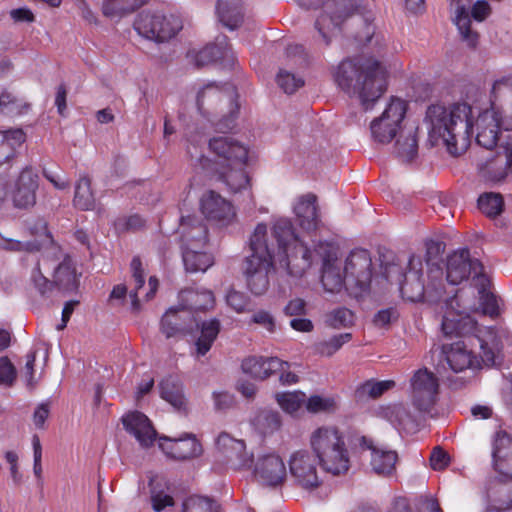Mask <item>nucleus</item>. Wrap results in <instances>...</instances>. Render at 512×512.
<instances>
[{
    "label": "nucleus",
    "instance_id": "nucleus-21",
    "mask_svg": "<svg viewBox=\"0 0 512 512\" xmlns=\"http://www.w3.org/2000/svg\"><path fill=\"white\" fill-rule=\"evenodd\" d=\"M316 202V196L308 193L299 196L293 204V213L299 227L304 233L311 237L320 227V219Z\"/></svg>",
    "mask_w": 512,
    "mask_h": 512
},
{
    "label": "nucleus",
    "instance_id": "nucleus-38",
    "mask_svg": "<svg viewBox=\"0 0 512 512\" xmlns=\"http://www.w3.org/2000/svg\"><path fill=\"white\" fill-rule=\"evenodd\" d=\"M220 331V323L216 319L205 321L201 325L200 336L195 342L197 357L204 356L212 347Z\"/></svg>",
    "mask_w": 512,
    "mask_h": 512
},
{
    "label": "nucleus",
    "instance_id": "nucleus-58",
    "mask_svg": "<svg viewBox=\"0 0 512 512\" xmlns=\"http://www.w3.org/2000/svg\"><path fill=\"white\" fill-rule=\"evenodd\" d=\"M16 377V371L8 358H0V384L9 385Z\"/></svg>",
    "mask_w": 512,
    "mask_h": 512
},
{
    "label": "nucleus",
    "instance_id": "nucleus-2",
    "mask_svg": "<svg viewBox=\"0 0 512 512\" xmlns=\"http://www.w3.org/2000/svg\"><path fill=\"white\" fill-rule=\"evenodd\" d=\"M312 452L297 450L289 457V471L295 483L303 489H315L321 484L319 463L333 475L346 473L350 458L343 432L327 425L315 429L310 436Z\"/></svg>",
    "mask_w": 512,
    "mask_h": 512
},
{
    "label": "nucleus",
    "instance_id": "nucleus-53",
    "mask_svg": "<svg viewBox=\"0 0 512 512\" xmlns=\"http://www.w3.org/2000/svg\"><path fill=\"white\" fill-rule=\"evenodd\" d=\"M226 302L237 313L249 311L250 299L242 292L230 290L226 295Z\"/></svg>",
    "mask_w": 512,
    "mask_h": 512
},
{
    "label": "nucleus",
    "instance_id": "nucleus-45",
    "mask_svg": "<svg viewBox=\"0 0 512 512\" xmlns=\"http://www.w3.org/2000/svg\"><path fill=\"white\" fill-rule=\"evenodd\" d=\"M395 386L393 380L374 381L368 380L359 385L355 391V396L359 400L380 397L384 392Z\"/></svg>",
    "mask_w": 512,
    "mask_h": 512
},
{
    "label": "nucleus",
    "instance_id": "nucleus-37",
    "mask_svg": "<svg viewBox=\"0 0 512 512\" xmlns=\"http://www.w3.org/2000/svg\"><path fill=\"white\" fill-rule=\"evenodd\" d=\"M216 9L220 21L229 29L237 28L243 21L241 0H218Z\"/></svg>",
    "mask_w": 512,
    "mask_h": 512
},
{
    "label": "nucleus",
    "instance_id": "nucleus-61",
    "mask_svg": "<svg viewBox=\"0 0 512 512\" xmlns=\"http://www.w3.org/2000/svg\"><path fill=\"white\" fill-rule=\"evenodd\" d=\"M10 16L15 22H33L34 14L28 8L22 7L10 11Z\"/></svg>",
    "mask_w": 512,
    "mask_h": 512
},
{
    "label": "nucleus",
    "instance_id": "nucleus-64",
    "mask_svg": "<svg viewBox=\"0 0 512 512\" xmlns=\"http://www.w3.org/2000/svg\"><path fill=\"white\" fill-rule=\"evenodd\" d=\"M387 512H411V508L405 497H396L391 502Z\"/></svg>",
    "mask_w": 512,
    "mask_h": 512
},
{
    "label": "nucleus",
    "instance_id": "nucleus-32",
    "mask_svg": "<svg viewBox=\"0 0 512 512\" xmlns=\"http://www.w3.org/2000/svg\"><path fill=\"white\" fill-rule=\"evenodd\" d=\"M213 293L206 289H185L179 294V306L193 315V311H202L214 306Z\"/></svg>",
    "mask_w": 512,
    "mask_h": 512
},
{
    "label": "nucleus",
    "instance_id": "nucleus-52",
    "mask_svg": "<svg viewBox=\"0 0 512 512\" xmlns=\"http://www.w3.org/2000/svg\"><path fill=\"white\" fill-rule=\"evenodd\" d=\"M27 108L28 105L23 104L21 100L17 99L11 93L3 92L0 94V109L3 113L16 115L22 113L23 109Z\"/></svg>",
    "mask_w": 512,
    "mask_h": 512
},
{
    "label": "nucleus",
    "instance_id": "nucleus-11",
    "mask_svg": "<svg viewBox=\"0 0 512 512\" xmlns=\"http://www.w3.org/2000/svg\"><path fill=\"white\" fill-rule=\"evenodd\" d=\"M253 466V477L262 487L281 488L288 478L286 461L276 451L258 454Z\"/></svg>",
    "mask_w": 512,
    "mask_h": 512
},
{
    "label": "nucleus",
    "instance_id": "nucleus-5",
    "mask_svg": "<svg viewBox=\"0 0 512 512\" xmlns=\"http://www.w3.org/2000/svg\"><path fill=\"white\" fill-rule=\"evenodd\" d=\"M425 120L430 137L442 139L451 155H460L469 147L472 131V107L469 104L430 105Z\"/></svg>",
    "mask_w": 512,
    "mask_h": 512
},
{
    "label": "nucleus",
    "instance_id": "nucleus-41",
    "mask_svg": "<svg viewBox=\"0 0 512 512\" xmlns=\"http://www.w3.org/2000/svg\"><path fill=\"white\" fill-rule=\"evenodd\" d=\"M149 485L151 503L154 511L161 512L166 507L174 505V500L172 496L166 491L168 487L162 479L153 477L150 479Z\"/></svg>",
    "mask_w": 512,
    "mask_h": 512
},
{
    "label": "nucleus",
    "instance_id": "nucleus-1",
    "mask_svg": "<svg viewBox=\"0 0 512 512\" xmlns=\"http://www.w3.org/2000/svg\"><path fill=\"white\" fill-rule=\"evenodd\" d=\"M462 296L456 294L444 303L441 329L446 336H463L464 338L450 344H444L442 354L448 368L459 373L467 369H479L483 366H495L500 358L502 348L500 336L493 328L476 330V322L469 312L474 306L461 304Z\"/></svg>",
    "mask_w": 512,
    "mask_h": 512
},
{
    "label": "nucleus",
    "instance_id": "nucleus-55",
    "mask_svg": "<svg viewBox=\"0 0 512 512\" xmlns=\"http://www.w3.org/2000/svg\"><path fill=\"white\" fill-rule=\"evenodd\" d=\"M491 12L492 8L486 0H477L471 8L469 7L470 19L473 18L477 22L485 21Z\"/></svg>",
    "mask_w": 512,
    "mask_h": 512
},
{
    "label": "nucleus",
    "instance_id": "nucleus-26",
    "mask_svg": "<svg viewBox=\"0 0 512 512\" xmlns=\"http://www.w3.org/2000/svg\"><path fill=\"white\" fill-rule=\"evenodd\" d=\"M38 176L31 169H24L15 182L12 201L16 208L26 209L36 203Z\"/></svg>",
    "mask_w": 512,
    "mask_h": 512
},
{
    "label": "nucleus",
    "instance_id": "nucleus-20",
    "mask_svg": "<svg viewBox=\"0 0 512 512\" xmlns=\"http://www.w3.org/2000/svg\"><path fill=\"white\" fill-rule=\"evenodd\" d=\"M274 262L244 259L242 269L246 286L255 296H260L267 292L270 285L269 274L273 270Z\"/></svg>",
    "mask_w": 512,
    "mask_h": 512
},
{
    "label": "nucleus",
    "instance_id": "nucleus-3",
    "mask_svg": "<svg viewBox=\"0 0 512 512\" xmlns=\"http://www.w3.org/2000/svg\"><path fill=\"white\" fill-rule=\"evenodd\" d=\"M272 241L269 240L267 225L259 223L248 240L249 254L245 259L278 261L292 276H301L311 266L314 253L308 244L295 233L288 218L273 220Z\"/></svg>",
    "mask_w": 512,
    "mask_h": 512
},
{
    "label": "nucleus",
    "instance_id": "nucleus-31",
    "mask_svg": "<svg viewBox=\"0 0 512 512\" xmlns=\"http://www.w3.org/2000/svg\"><path fill=\"white\" fill-rule=\"evenodd\" d=\"M183 249L191 247L192 249H201L207 240V229L205 225L196 218L186 217L181 219L180 223Z\"/></svg>",
    "mask_w": 512,
    "mask_h": 512
},
{
    "label": "nucleus",
    "instance_id": "nucleus-15",
    "mask_svg": "<svg viewBox=\"0 0 512 512\" xmlns=\"http://www.w3.org/2000/svg\"><path fill=\"white\" fill-rule=\"evenodd\" d=\"M469 276H472L474 286L478 283V277L487 276L482 263L478 259L471 258L467 249H460L448 255L446 261L448 283L458 285Z\"/></svg>",
    "mask_w": 512,
    "mask_h": 512
},
{
    "label": "nucleus",
    "instance_id": "nucleus-25",
    "mask_svg": "<svg viewBox=\"0 0 512 512\" xmlns=\"http://www.w3.org/2000/svg\"><path fill=\"white\" fill-rule=\"evenodd\" d=\"M125 430L135 437L143 448L151 446L157 437L156 430L150 420L140 412H130L122 417Z\"/></svg>",
    "mask_w": 512,
    "mask_h": 512
},
{
    "label": "nucleus",
    "instance_id": "nucleus-42",
    "mask_svg": "<svg viewBox=\"0 0 512 512\" xmlns=\"http://www.w3.org/2000/svg\"><path fill=\"white\" fill-rule=\"evenodd\" d=\"M95 202L90 179L85 176L81 177L75 185L73 205L80 210L87 211L94 209Z\"/></svg>",
    "mask_w": 512,
    "mask_h": 512
},
{
    "label": "nucleus",
    "instance_id": "nucleus-12",
    "mask_svg": "<svg viewBox=\"0 0 512 512\" xmlns=\"http://www.w3.org/2000/svg\"><path fill=\"white\" fill-rule=\"evenodd\" d=\"M134 28L144 38L162 42L171 39L182 29V21L174 15L141 12Z\"/></svg>",
    "mask_w": 512,
    "mask_h": 512
},
{
    "label": "nucleus",
    "instance_id": "nucleus-60",
    "mask_svg": "<svg viewBox=\"0 0 512 512\" xmlns=\"http://www.w3.org/2000/svg\"><path fill=\"white\" fill-rule=\"evenodd\" d=\"M144 224L143 219L138 215H133L128 218L118 219L115 222V228L117 231H124L129 229H139Z\"/></svg>",
    "mask_w": 512,
    "mask_h": 512
},
{
    "label": "nucleus",
    "instance_id": "nucleus-49",
    "mask_svg": "<svg viewBox=\"0 0 512 512\" xmlns=\"http://www.w3.org/2000/svg\"><path fill=\"white\" fill-rule=\"evenodd\" d=\"M305 406L310 413H330L338 408V402L334 396L312 395L306 398Z\"/></svg>",
    "mask_w": 512,
    "mask_h": 512
},
{
    "label": "nucleus",
    "instance_id": "nucleus-50",
    "mask_svg": "<svg viewBox=\"0 0 512 512\" xmlns=\"http://www.w3.org/2000/svg\"><path fill=\"white\" fill-rule=\"evenodd\" d=\"M354 321V313L347 308H338L331 311L326 320L327 324L334 329L351 327Z\"/></svg>",
    "mask_w": 512,
    "mask_h": 512
},
{
    "label": "nucleus",
    "instance_id": "nucleus-33",
    "mask_svg": "<svg viewBox=\"0 0 512 512\" xmlns=\"http://www.w3.org/2000/svg\"><path fill=\"white\" fill-rule=\"evenodd\" d=\"M229 53L227 39L225 36H221L217 39V43L208 45L198 52H189L188 57L197 67H203L227 57Z\"/></svg>",
    "mask_w": 512,
    "mask_h": 512
},
{
    "label": "nucleus",
    "instance_id": "nucleus-16",
    "mask_svg": "<svg viewBox=\"0 0 512 512\" xmlns=\"http://www.w3.org/2000/svg\"><path fill=\"white\" fill-rule=\"evenodd\" d=\"M426 413L428 412L419 411L414 407L411 410L408 405L403 403L382 405L376 410V415L379 418L387 420L398 430L407 433H414L418 430Z\"/></svg>",
    "mask_w": 512,
    "mask_h": 512
},
{
    "label": "nucleus",
    "instance_id": "nucleus-27",
    "mask_svg": "<svg viewBox=\"0 0 512 512\" xmlns=\"http://www.w3.org/2000/svg\"><path fill=\"white\" fill-rule=\"evenodd\" d=\"M130 266L135 285L134 290L130 292V298L133 308L137 310L140 307L141 298L144 301H149L154 297L159 283L156 277H150L148 286L145 287L144 271L142 269V263L139 257H134Z\"/></svg>",
    "mask_w": 512,
    "mask_h": 512
},
{
    "label": "nucleus",
    "instance_id": "nucleus-43",
    "mask_svg": "<svg viewBox=\"0 0 512 512\" xmlns=\"http://www.w3.org/2000/svg\"><path fill=\"white\" fill-rule=\"evenodd\" d=\"M275 400L279 407L289 415H296L306 401V394L302 391H287L275 394Z\"/></svg>",
    "mask_w": 512,
    "mask_h": 512
},
{
    "label": "nucleus",
    "instance_id": "nucleus-59",
    "mask_svg": "<svg viewBox=\"0 0 512 512\" xmlns=\"http://www.w3.org/2000/svg\"><path fill=\"white\" fill-rule=\"evenodd\" d=\"M449 464V456L441 448H434L430 456V465L434 470H443Z\"/></svg>",
    "mask_w": 512,
    "mask_h": 512
},
{
    "label": "nucleus",
    "instance_id": "nucleus-30",
    "mask_svg": "<svg viewBox=\"0 0 512 512\" xmlns=\"http://www.w3.org/2000/svg\"><path fill=\"white\" fill-rule=\"evenodd\" d=\"M241 367L245 374L255 379L264 380L277 371H282L285 367H288V362L277 357L250 356L242 361Z\"/></svg>",
    "mask_w": 512,
    "mask_h": 512
},
{
    "label": "nucleus",
    "instance_id": "nucleus-39",
    "mask_svg": "<svg viewBox=\"0 0 512 512\" xmlns=\"http://www.w3.org/2000/svg\"><path fill=\"white\" fill-rule=\"evenodd\" d=\"M146 0H104L102 12L110 19L122 18L142 6Z\"/></svg>",
    "mask_w": 512,
    "mask_h": 512
},
{
    "label": "nucleus",
    "instance_id": "nucleus-13",
    "mask_svg": "<svg viewBox=\"0 0 512 512\" xmlns=\"http://www.w3.org/2000/svg\"><path fill=\"white\" fill-rule=\"evenodd\" d=\"M438 395L439 379L433 372L422 368L413 373L410 378L409 397L415 409L430 412L437 403Z\"/></svg>",
    "mask_w": 512,
    "mask_h": 512
},
{
    "label": "nucleus",
    "instance_id": "nucleus-23",
    "mask_svg": "<svg viewBox=\"0 0 512 512\" xmlns=\"http://www.w3.org/2000/svg\"><path fill=\"white\" fill-rule=\"evenodd\" d=\"M247 163L228 164L209 170L231 193H239L251 187V178L246 170Z\"/></svg>",
    "mask_w": 512,
    "mask_h": 512
},
{
    "label": "nucleus",
    "instance_id": "nucleus-63",
    "mask_svg": "<svg viewBox=\"0 0 512 512\" xmlns=\"http://www.w3.org/2000/svg\"><path fill=\"white\" fill-rule=\"evenodd\" d=\"M512 509V495H508L507 500L495 499L485 512H505Z\"/></svg>",
    "mask_w": 512,
    "mask_h": 512
},
{
    "label": "nucleus",
    "instance_id": "nucleus-24",
    "mask_svg": "<svg viewBox=\"0 0 512 512\" xmlns=\"http://www.w3.org/2000/svg\"><path fill=\"white\" fill-rule=\"evenodd\" d=\"M160 449L170 458L187 460L202 454V446L192 434L180 438H159Z\"/></svg>",
    "mask_w": 512,
    "mask_h": 512
},
{
    "label": "nucleus",
    "instance_id": "nucleus-6",
    "mask_svg": "<svg viewBox=\"0 0 512 512\" xmlns=\"http://www.w3.org/2000/svg\"><path fill=\"white\" fill-rule=\"evenodd\" d=\"M407 102L398 97H391L379 117L370 123L371 137L379 144L395 142V154L403 162L412 161L418 151L415 132L404 130L403 122L407 112Z\"/></svg>",
    "mask_w": 512,
    "mask_h": 512
},
{
    "label": "nucleus",
    "instance_id": "nucleus-19",
    "mask_svg": "<svg viewBox=\"0 0 512 512\" xmlns=\"http://www.w3.org/2000/svg\"><path fill=\"white\" fill-rule=\"evenodd\" d=\"M217 451L224 458L227 465L233 469L252 467V454L246 450L243 440L233 438L228 433H221L216 439Z\"/></svg>",
    "mask_w": 512,
    "mask_h": 512
},
{
    "label": "nucleus",
    "instance_id": "nucleus-28",
    "mask_svg": "<svg viewBox=\"0 0 512 512\" xmlns=\"http://www.w3.org/2000/svg\"><path fill=\"white\" fill-rule=\"evenodd\" d=\"M371 265V257L366 250H355L347 257L343 270L347 279L352 278L363 288L370 281Z\"/></svg>",
    "mask_w": 512,
    "mask_h": 512
},
{
    "label": "nucleus",
    "instance_id": "nucleus-8",
    "mask_svg": "<svg viewBox=\"0 0 512 512\" xmlns=\"http://www.w3.org/2000/svg\"><path fill=\"white\" fill-rule=\"evenodd\" d=\"M423 267V260L420 256L413 255L410 257L408 271L404 274V281L400 285L401 295L411 302L424 299L429 302H436L442 297L443 293L442 269L427 262L428 283L425 284L422 279Z\"/></svg>",
    "mask_w": 512,
    "mask_h": 512
},
{
    "label": "nucleus",
    "instance_id": "nucleus-36",
    "mask_svg": "<svg viewBox=\"0 0 512 512\" xmlns=\"http://www.w3.org/2000/svg\"><path fill=\"white\" fill-rule=\"evenodd\" d=\"M371 451V467L378 475L388 476L395 471L397 463V453L384 447L370 444L368 446Z\"/></svg>",
    "mask_w": 512,
    "mask_h": 512
},
{
    "label": "nucleus",
    "instance_id": "nucleus-22",
    "mask_svg": "<svg viewBox=\"0 0 512 512\" xmlns=\"http://www.w3.org/2000/svg\"><path fill=\"white\" fill-rule=\"evenodd\" d=\"M194 322L193 315L178 305L165 312L161 319L160 330L166 338H178L189 334Z\"/></svg>",
    "mask_w": 512,
    "mask_h": 512
},
{
    "label": "nucleus",
    "instance_id": "nucleus-29",
    "mask_svg": "<svg viewBox=\"0 0 512 512\" xmlns=\"http://www.w3.org/2000/svg\"><path fill=\"white\" fill-rule=\"evenodd\" d=\"M472 0H448L452 13V22L456 25L462 39L471 47L478 41V34L472 30L469 7Z\"/></svg>",
    "mask_w": 512,
    "mask_h": 512
},
{
    "label": "nucleus",
    "instance_id": "nucleus-18",
    "mask_svg": "<svg viewBox=\"0 0 512 512\" xmlns=\"http://www.w3.org/2000/svg\"><path fill=\"white\" fill-rule=\"evenodd\" d=\"M202 214L220 226H228L235 222L236 211L233 204L219 193L209 190L200 199Z\"/></svg>",
    "mask_w": 512,
    "mask_h": 512
},
{
    "label": "nucleus",
    "instance_id": "nucleus-56",
    "mask_svg": "<svg viewBox=\"0 0 512 512\" xmlns=\"http://www.w3.org/2000/svg\"><path fill=\"white\" fill-rule=\"evenodd\" d=\"M251 321L253 323L261 326L268 332H274V330H275V319L270 314V312H268L266 310H259V311L255 312L252 315Z\"/></svg>",
    "mask_w": 512,
    "mask_h": 512
},
{
    "label": "nucleus",
    "instance_id": "nucleus-10",
    "mask_svg": "<svg viewBox=\"0 0 512 512\" xmlns=\"http://www.w3.org/2000/svg\"><path fill=\"white\" fill-rule=\"evenodd\" d=\"M208 147L215 159L211 160L202 155L198 158L199 164L206 171L228 164L248 163V147L233 137H213L209 140Z\"/></svg>",
    "mask_w": 512,
    "mask_h": 512
},
{
    "label": "nucleus",
    "instance_id": "nucleus-57",
    "mask_svg": "<svg viewBox=\"0 0 512 512\" xmlns=\"http://www.w3.org/2000/svg\"><path fill=\"white\" fill-rule=\"evenodd\" d=\"M25 141V133L21 129L8 130L3 135L2 146H8L11 150L19 147Z\"/></svg>",
    "mask_w": 512,
    "mask_h": 512
},
{
    "label": "nucleus",
    "instance_id": "nucleus-4",
    "mask_svg": "<svg viewBox=\"0 0 512 512\" xmlns=\"http://www.w3.org/2000/svg\"><path fill=\"white\" fill-rule=\"evenodd\" d=\"M388 73L376 59L366 56L346 58L333 70V79L349 97H355L365 110L371 109L387 88Z\"/></svg>",
    "mask_w": 512,
    "mask_h": 512
},
{
    "label": "nucleus",
    "instance_id": "nucleus-34",
    "mask_svg": "<svg viewBox=\"0 0 512 512\" xmlns=\"http://www.w3.org/2000/svg\"><path fill=\"white\" fill-rule=\"evenodd\" d=\"M160 396L178 411H187L188 401L183 391L182 383L174 378L168 377L160 383Z\"/></svg>",
    "mask_w": 512,
    "mask_h": 512
},
{
    "label": "nucleus",
    "instance_id": "nucleus-7",
    "mask_svg": "<svg viewBox=\"0 0 512 512\" xmlns=\"http://www.w3.org/2000/svg\"><path fill=\"white\" fill-rule=\"evenodd\" d=\"M199 113L219 132L234 127L239 105L234 99V90L222 91L214 84L200 89L196 96Z\"/></svg>",
    "mask_w": 512,
    "mask_h": 512
},
{
    "label": "nucleus",
    "instance_id": "nucleus-51",
    "mask_svg": "<svg viewBox=\"0 0 512 512\" xmlns=\"http://www.w3.org/2000/svg\"><path fill=\"white\" fill-rule=\"evenodd\" d=\"M217 508L216 502L201 496H191L183 503V512H217Z\"/></svg>",
    "mask_w": 512,
    "mask_h": 512
},
{
    "label": "nucleus",
    "instance_id": "nucleus-17",
    "mask_svg": "<svg viewBox=\"0 0 512 512\" xmlns=\"http://www.w3.org/2000/svg\"><path fill=\"white\" fill-rule=\"evenodd\" d=\"M308 59L301 45H291L286 50V68H281L276 75V83L286 94H293L304 85V79L288 68L303 69Z\"/></svg>",
    "mask_w": 512,
    "mask_h": 512
},
{
    "label": "nucleus",
    "instance_id": "nucleus-54",
    "mask_svg": "<svg viewBox=\"0 0 512 512\" xmlns=\"http://www.w3.org/2000/svg\"><path fill=\"white\" fill-rule=\"evenodd\" d=\"M35 248V245L30 242H21L19 240L9 238L5 236L0 231V249L6 250L9 252H22V251H32Z\"/></svg>",
    "mask_w": 512,
    "mask_h": 512
},
{
    "label": "nucleus",
    "instance_id": "nucleus-35",
    "mask_svg": "<svg viewBox=\"0 0 512 512\" xmlns=\"http://www.w3.org/2000/svg\"><path fill=\"white\" fill-rule=\"evenodd\" d=\"M345 278L340 261L331 258L324 260L321 282L327 292H340L344 286Z\"/></svg>",
    "mask_w": 512,
    "mask_h": 512
},
{
    "label": "nucleus",
    "instance_id": "nucleus-62",
    "mask_svg": "<svg viewBox=\"0 0 512 512\" xmlns=\"http://www.w3.org/2000/svg\"><path fill=\"white\" fill-rule=\"evenodd\" d=\"M305 306L306 303L304 300L296 298L286 305L284 311L287 315L294 316V315H302L305 313Z\"/></svg>",
    "mask_w": 512,
    "mask_h": 512
},
{
    "label": "nucleus",
    "instance_id": "nucleus-40",
    "mask_svg": "<svg viewBox=\"0 0 512 512\" xmlns=\"http://www.w3.org/2000/svg\"><path fill=\"white\" fill-rule=\"evenodd\" d=\"M183 262L189 272H204L213 265L214 259L211 254L188 247L183 249Z\"/></svg>",
    "mask_w": 512,
    "mask_h": 512
},
{
    "label": "nucleus",
    "instance_id": "nucleus-44",
    "mask_svg": "<svg viewBox=\"0 0 512 512\" xmlns=\"http://www.w3.org/2000/svg\"><path fill=\"white\" fill-rule=\"evenodd\" d=\"M490 279L487 276L478 277V283L475 287L478 290L480 297V305L484 314L491 317L498 315V304L494 294L488 291Z\"/></svg>",
    "mask_w": 512,
    "mask_h": 512
},
{
    "label": "nucleus",
    "instance_id": "nucleus-14",
    "mask_svg": "<svg viewBox=\"0 0 512 512\" xmlns=\"http://www.w3.org/2000/svg\"><path fill=\"white\" fill-rule=\"evenodd\" d=\"M32 281L42 296H49L54 285L60 291L71 292L76 290L79 284L76 268L70 257H65L55 268L53 283L43 276L39 269L33 272Z\"/></svg>",
    "mask_w": 512,
    "mask_h": 512
},
{
    "label": "nucleus",
    "instance_id": "nucleus-47",
    "mask_svg": "<svg viewBox=\"0 0 512 512\" xmlns=\"http://www.w3.org/2000/svg\"><path fill=\"white\" fill-rule=\"evenodd\" d=\"M352 339L351 333H342L337 334L329 339L321 340L317 342L314 346L316 353L321 356L331 357L337 351H339L342 346L348 343Z\"/></svg>",
    "mask_w": 512,
    "mask_h": 512
},
{
    "label": "nucleus",
    "instance_id": "nucleus-9",
    "mask_svg": "<svg viewBox=\"0 0 512 512\" xmlns=\"http://www.w3.org/2000/svg\"><path fill=\"white\" fill-rule=\"evenodd\" d=\"M306 9L323 6V13L316 20V29L325 44H329L341 24L356 10V0H296Z\"/></svg>",
    "mask_w": 512,
    "mask_h": 512
},
{
    "label": "nucleus",
    "instance_id": "nucleus-46",
    "mask_svg": "<svg viewBox=\"0 0 512 512\" xmlns=\"http://www.w3.org/2000/svg\"><path fill=\"white\" fill-rule=\"evenodd\" d=\"M253 424L262 435H270L281 427V417L274 411H261L253 420Z\"/></svg>",
    "mask_w": 512,
    "mask_h": 512
},
{
    "label": "nucleus",
    "instance_id": "nucleus-48",
    "mask_svg": "<svg viewBox=\"0 0 512 512\" xmlns=\"http://www.w3.org/2000/svg\"><path fill=\"white\" fill-rule=\"evenodd\" d=\"M478 207L489 218L498 216L504 207V201L500 194L485 193L478 199Z\"/></svg>",
    "mask_w": 512,
    "mask_h": 512
}]
</instances>
